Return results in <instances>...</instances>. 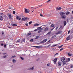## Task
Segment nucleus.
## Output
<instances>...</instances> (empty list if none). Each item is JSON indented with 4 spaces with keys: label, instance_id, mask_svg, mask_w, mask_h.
Wrapping results in <instances>:
<instances>
[{
    "label": "nucleus",
    "instance_id": "49530a36",
    "mask_svg": "<svg viewBox=\"0 0 73 73\" xmlns=\"http://www.w3.org/2000/svg\"><path fill=\"white\" fill-rule=\"evenodd\" d=\"M70 30H69L68 32V34H69V33H70Z\"/></svg>",
    "mask_w": 73,
    "mask_h": 73
},
{
    "label": "nucleus",
    "instance_id": "9b49d317",
    "mask_svg": "<svg viewBox=\"0 0 73 73\" xmlns=\"http://www.w3.org/2000/svg\"><path fill=\"white\" fill-rule=\"evenodd\" d=\"M16 19H18L19 20H21V18H20L19 16H17Z\"/></svg>",
    "mask_w": 73,
    "mask_h": 73
},
{
    "label": "nucleus",
    "instance_id": "13d9d810",
    "mask_svg": "<svg viewBox=\"0 0 73 73\" xmlns=\"http://www.w3.org/2000/svg\"><path fill=\"white\" fill-rule=\"evenodd\" d=\"M8 27L9 28H12V27H9V26H8Z\"/></svg>",
    "mask_w": 73,
    "mask_h": 73
},
{
    "label": "nucleus",
    "instance_id": "6ab92c4d",
    "mask_svg": "<svg viewBox=\"0 0 73 73\" xmlns=\"http://www.w3.org/2000/svg\"><path fill=\"white\" fill-rule=\"evenodd\" d=\"M32 34V33L30 32L27 35V36H29V35H31Z\"/></svg>",
    "mask_w": 73,
    "mask_h": 73
},
{
    "label": "nucleus",
    "instance_id": "393cba45",
    "mask_svg": "<svg viewBox=\"0 0 73 73\" xmlns=\"http://www.w3.org/2000/svg\"><path fill=\"white\" fill-rule=\"evenodd\" d=\"M13 63L15 62H16V60L15 59H13Z\"/></svg>",
    "mask_w": 73,
    "mask_h": 73
},
{
    "label": "nucleus",
    "instance_id": "774afa93",
    "mask_svg": "<svg viewBox=\"0 0 73 73\" xmlns=\"http://www.w3.org/2000/svg\"><path fill=\"white\" fill-rule=\"evenodd\" d=\"M47 66H49V64H47Z\"/></svg>",
    "mask_w": 73,
    "mask_h": 73
},
{
    "label": "nucleus",
    "instance_id": "a878e982",
    "mask_svg": "<svg viewBox=\"0 0 73 73\" xmlns=\"http://www.w3.org/2000/svg\"><path fill=\"white\" fill-rule=\"evenodd\" d=\"M20 58H21V60H24V58H23L22 57H21V56L20 57Z\"/></svg>",
    "mask_w": 73,
    "mask_h": 73
},
{
    "label": "nucleus",
    "instance_id": "4be33fe9",
    "mask_svg": "<svg viewBox=\"0 0 73 73\" xmlns=\"http://www.w3.org/2000/svg\"><path fill=\"white\" fill-rule=\"evenodd\" d=\"M69 14H70V12H67L66 13V15H69Z\"/></svg>",
    "mask_w": 73,
    "mask_h": 73
},
{
    "label": "nucleus",
    "instance_id": "a19ab883",
    "mask_svg": "<svg viewBox=\"0 0 73 73\" xmlns=\"http://www.w3.org/2000/svg\"><path fill=\"white\" fill-rule=\"evenodd\" d=\"M40 43H44L43 40L40 42Z\"/></svg>",
    "mask_w": 73,
    "mask_h": 73
},
{
    "label": "nucleus",
    "instance_id": "cd10ccee",
    "mask_svg": "<svg viewBox=\"0 0 73 73\" xmlns=\"http://www.w3.org/2000/svg\"><path fill=\"white\" fill-rule=\"evenodd\" d=\"M20 39H19L17 40V41L16 42L17 43V42H20Z\"/></svg>",
    "mask_w": 73,
    "mask_h": 73
},
{
    "label": "nucleus",
    "instance_id": "603ef678",
    "mask_svg": "<svg viewBox=\"0 0 73 73\" xmlns=\"http://www.w3.org/2000/svg\"><path fill=\"white\" fill-rule=\"evenodd\" d=\"M40 16L41 17L43 16V15H42V14H40Z\"/></svg>",
    "mask_w": 73,
    "mask_h": 73
},
{
    "label": "nucleus",
    "instance_id": "423d86ee",
    "mask_svg": "<svg viewBox=\"0 0 73 73\" xmlns=\"http://www.w3.org/2000/svg\"><path fill=\"white\" fill-rule=\"evenodd\" d=\"M9 17L10 19L11 20L12 19V15H11L9 14L8 16Z\"/></svg>",
    "mask_w": 73,
    "mask_h": 73
},
{
    "label": "nucleus",
    "instance_id": "7ed1b4c3",
    "mask_svg": "<svg viewBox=\"0 0 73 73\" xmlns=\"http://www.w3.org/2000/svg\"><path fill=\"white\" fill-rule=\"evenodd\" d=\"M65 14V13L62 12L60 13V16H62V15H64Z\"/></svg>",
    "mask_w": 73,
    "mask_h": 73
},
{
    "label": "nucleus",
    "instance_id": "72a5a7b5",
    "mask_svg": "<svg viewBox=\"0 0 73 73\" xmlns=\"http://www.w3.org/2000/svg\"><path fill=\"white\" fill-rule=\"evenodd\" d=\"M16 57V55H14L11 57V58H14V57Z\"/></svg>",
    "mask_w": 73,
    "mask_h": 73
},
{
    "label": "nucleus",
    "instance_id": "69168bd1",
    "mask_svg": "<svg viewBox=\"0 0 73 73\" xmlns=\"http://www.w3.org/2000/svg\"><path fill=\"white\" fill-rule=\"evenodd\" d=\"M36 36V35H33V37H34V36Z\"/></svg>",
    "mask_w": 73,
    "mask_h": 73
},
{
    "label": "nucleus",
    "instance_id": "a18cd8bd",
    "mask_svg": "<svg viewBox=\"0 0 73 73\" xmlns=\"http://www.w3.org/2000/svg\"><path fill=\"white\" fill-rule=\"evenodd\" d=\"M60 51H61V50H63V48L61 49L60 50Z\"/></svg>",
    "mask_w": 73,
    "mask_h": 73
},
{
    "label": "nucleus",
    "instance_id": "3c124183",
    "mask_svg": "<svg viewBox=\"0 0 73 73\" xmlns=\"http://www.w3.org/2000/svg\"><path fill=\"white\" fill-rule=\"evenodd\" d=\"M51 0H48L47 1V3H48V2H49L50 1H51Z\"/></svg>",
    "mask_w": 73,
    "mask_h": 73
},
{
    "label": "nucleus",
    "instance_id": "c85d7f7f",
    "mask_svg": "<svg viewBox=\"0 0 73 73\" xmlns=\"http://www.w3.org/2000/svg\"><path fill=\"white\" fill-rule=\"evenodd\" d=\"M61 17H62V18H63V19H65V17H64V16L63 15H61Z\"/></svg>",
    "mask_w": 73,
    "mask_h": 73
},
{
    "label": "nucleus",
    "instance_id": "5fc2aeb1",
    "mask_svg": "<svg viewBox=\"0 0 73 73\" xmlns=\"http://www.w3.org/2000/svg\"><path fill=\"white\" fill-rule=\"evenodd\" d=\"M3 57L4 58H5V57H6V56H3Z\"/></svg>",
    "mask_w": 73,
    "mask_h": 73
},
{
    "label": "nucleus",
    "instance_id": "412c9836",
    "mask_svg": "<svg viewBox=\"0 0 73 73\" xmlns=\"http://www.w3.org/2000/svg\"><path fill=\"white\" fill-rule=\"evenodd\" d=\"M66 64V61H64L63 62V65H65Z\"/></svg>",
    "mask_w": 73,
    "mask_h": 73
},
{
    "label": "nucleus",
    "instance_id": "f3484780",
    "mask_svg": "<svg viewBox=\"0 0 73 73\" xmlns=\"http://www.w3.org/2000/svg\"><path fill=\"white\" fill-rule=\"evenodd\" d=\"M47 40H48V39H44L43 40V42H44H44H46V41H47Z\"/></svg>",
    "mask_w": 73,
    "mask_h": 73
},
{
    "label": "nucleus",
    "instance_id": "1a4fd4ad",
    "mask_svg": "<svg viewBox=\"0 0 73 73\" xmlns=\"http://www.w3.org/2000/svg\"><path fill=\"white\" fill-rule=\"evenodd\" d=\"M3 17L2 16H0V20H3Z\"/></svg>",
    "mask_w": 73,
    "mask_h": 73
},
{
    "label": "nucleus",
    "instance_id": "ea45409f",
    "mask_svg": "<svg viewBox=\"0 0 73 73\" xmlns=\"http://www.w3.org/2000/svg\"><path fill=\"white\" fill-rule=\"evenodd\" d=\"M51 33V32L50 31L48 33V35H50Z\"/></svg>",
    "mask_w": 73,
    "mask_h": 73
},
{
    "label": "nucleus",
    "instance_id": "338daca9",
    "mask_svg": "<svg viewBox=\"0 0 73 73\" xmlns=\"http://www.w3.org/2000/svg\"><path fill=\"white\" fill-rule=\"evenodd\" d=\"M4 32H2V35H4Z\"/></svg>",
    "mask_w": 73,
    "mask_h": 73
},
{
    "label": "nucleus",
    "instance_id": "c03bdc74",
    "mask_svg": "<svg viewBox=\"0 0 73 73\" xmlns=\"http://www.w3.org/2000/svg\"><path fill=\"white\" fill-rule=\"evenodd\" d=\"M30 69H31L32 70H33V67L32 68H31Z\"/></svg>",
    "mask_w": 73,
    "mask_h": 73
},
{
    "label": "nucleus",
    "instance_id": "473e14b6",
    "mask_svg": "<svg viewBox=\"0 0 73 73\" xmlns=\"http://www.w3.org/2000/svg\"><path fill=\"white\" fill-rule=\"evenodd\" d=\"M39 38V36H36V38H35V39H38Z\"/></svg>",
    "mask_w": 73,
    "mask_h": 73
},
{
    "label": "nucleus",
    "instance_id": "39448f33",
    "mask_svg": "<svg viewBox=\"0 0 73 73\" xmlns=\"http://www.w3.org/2000/svg\"><path fill=\"white\" fill-rule=\"evenodd\" d=\"M70 39V37L68 36L66 38V40L67 41H68V40H69Z\"/></svg>",
    "mask_w": 73,
    "mask_h": 73
},
{
    "label": "nucleus",
    "instance_id": "0e129e2a",
    "mask_svg": "<svg viewBox=\"0 0 73 73\" xmlns=\"http://www.w3.org/2000/svg\"><path fill=\"white\" fill-rule=\"evenodd\" d=\"M9 9H11L12 8L11 7H10L9 8Z\"/></svg>",
    "mask_w": 73,
    "mask_h": 73
},
{
    "label": "nucleus",
    "instance_id": "7c9ffc66",
    "mask_svg": "<svg viewBox=\"0 0 73 73\" xmlns=\"http://www.w3.org/2000/svg\"><path fill=\"white\" fill-rule=\"evenodd\" d=\"M30 41L31 42H33V39H31L30 40Z\"/></svg>",
    "mask_w": 73,
    "mask_h": 73
},
{
    "label": "nucleus",
    "instance_id": "2eb2a0df",
    "mask_svg": "<svg viewBox=\"0 0 73 73\" xmlns=\"http://www.w3.org/2000/svg\"><path fill=\"white\" fill-rule=\"evenodd\" d=\"M61 32V31H58L57 33H56V35H58V34H60Z\"/></svg>",
    "mask_w": 73,
    "mask_h": 73
},
{
    "label": "nucleus",
    "instance_id": "f257e3e1",
    "mask_svg": "<svg viewBox=\"0 0 73 73\" xmlns=\"http://www.w3.org/2000/svg\"><path fill=\"white\" fill-rule=\"evenodd\" d=\"M29 9H27L26 8L25 9V12L26 13H29Z\"/></svg>",
    "mask_w": 73,
    "mask_h": 73
},
{
    "label": "nucleus",
    "instance_id": "6e6d98bb",
    "mask_svg": "<svg viewBox=\"0 0 73 73\" xmlns=\"http://www.w3.org/2000/svg\"><path fill=\"white\" fill-rule=\"evenodd\" d=\"M25 39H23L22 41H25Z\"/></svg>",
    "mask_w": 73,
    "mask_h": 73
},
{
    "label": "nucleus",
    "instance_id": "37998d69",
    "mask_svg": "<svg viewBox=\"0 0 73 73\" xmlns=\"http://www.w3.org/2000/svg\"><path fill=\"white\" fill-rule=\"evenodd\" d=\"M1 46H4V44L3 43H1Z\"/></svg>",
    "mask_w": 73,
    "mask_h": 73
},
{
    "label": "nucleus",
    "instance_id": "4c0bfd02",
    "mask_svg": "<svg viewBox=\"0 0 73 73\" xmlns=\"http://www.w3.org/2000/svg\"><path fill=\"white\" fill-rule=\"evenodd\" d=\"M57 44H55V45H54L53 46H52L53 47H54V46H57Z\"/></svg>",
    "mask_w": 73,
    "mask_h": 73
},
{
    "label": "nucleus",
    "instance_id": "dca6fc26",
    "mask_svg": "<svg viewBox=\"0 0 73 73\" xmlns=\"http://www.w3.org/2000/svg\"><path fill=\"white\" fill-rule=\"evenodd\" d=\"M12 25L13 27H16V26H17V25H16V24H13Z\"/></svg>",
    "mask_w": 73,
    "mask_h": 73
},
{
    "label": "nucleus",
    "instance_id": "680f3d73",
    "mask_svg": "<svg viewBox=\"0 0 73 73\" xmlns=\"http://www.w3.org/2000/svg\"><path fill=\"white\" fill-rule=\"evenodd\" d=\"M58 28V27H57L55 29H56V30H57V29Z\"/></svg>",
    "mask_w": 73,
    "mask_h": 73
},
{
    "label": "nucleus",
    "instance_id": "bf43d9fd",
    "mask_svg": "<svg viewBox=\"0 0 73 73\" xmlns=\"http://www.w3.org/2000/svg\"><path fill=\"white\" fill-rule=\"evenodd\" d=\"M41 6H42V5L40 6H39V7H37L36 8H39V7H41Z\"/></svg>",
    "mask_w": 73,
    "mask_h": 73
},
{
    "label": "nucleus",
    "instance_id": "f8f14e48",
    "mask_svg": "<svg viewBox=\"0 0 73 73\" xmlns=\"http://www.w3.org/2000/svg\"><path fill=\"white\" fill-rule=\"evenodd\" d=\"M56 9L57 10H58V11H59V10H60V9H61V7H59L58 8V7H57Z\"/></svg>",
    "mask_w": 73,
    "mask_h": 73
},
{
    "label": "nucleus",
    "instance_id": "bb28decb",
    "mask_svg": "<svg viewBox=\"0 0 73 73\" xmlns=\"http://www.w3.org/2000/svg\"><path fill=\"white\" fill-rule=\"evenodd\" d=\"M54 28H55V27H53L51 30V31H52L53 29H54Z\"/></svg>",
    "mask_w": 73,
    "mask_h": 73
},
{
    "label": "nucleus",
    "instance_id": "79ce46f5",
    "mask_svg": "<svg viewBox=\"0 0 73 73\" xmlns=\"http://www.w3.org/2000/svg\"><path fill=\"white\" fill-rule=\"evenodd\" d=\"M13 14H15V13H16V12L15 11H13Z\"/></svg>",
    "mask_w": 73,
    "mask_h": 73
},
{
    "label": "nucleus",
    "instance_id": "9d476101",
    "mask_svg": "<svg viewBox=\"0 0 73 73\" xmlns=\"http://www.w3.org/2000/svg\"><path fill=\"white\" fill-rule=\"evenodd\" d=\"M63 23H64V26H65V25H66V24H67L66 21H64L63 22Z\"/></svg>",
    "mask_w": 73,
    "mask_h": 73
},
{
    "label": "nucleus",
    "instance_id": "20e7f679",
    "mask_svg": "<svg viewBox=\"0 0 73 73\" xmlns=\"http://www.w3.org/2000/svg\"><path fill=\"white\" fill-rule=\"evenodd\" d=\"M65 60V59L64 57L62 58L61 59V61L62 62H64V61Z\"/></svg>",
    "mask_w": 73,
    "mask_h": 73
},
{
    "label": "nucleus",
    "instance_id": "a211bd4d",
    "mask_svg": "<svg viewBox=\"0 0 73 73\" xmlns=\"http://www.w3.org/2000/svg\"><path fill=\"white\" fill-rule=\"evenodd\" d=\"M39 25V24L37 23L36 24H35L34 25V26H38Z\"/></svg>",
    "mask_w": 73,
    "mask_h": 73
},
{
    "label": "nucleus",
    "instance_id": "c9c22d12",
    "mask_svg": "<svg viewBox=\"0 0 73 73\" xmlns=\"http://www.w3.org/2000/svg\"><path fill=\"white\" fill-rule=\"evenodd\" d=\"M38 31V29H36L34 30V32H36Z\"/></svg>",
    "mask_w": 73,
    "mask_h": 73
},
{
    "label": "nucleus",
    "instance_id": "4468645a",
    "mask_svg": "<svg viewBox=\"0 0 73 73\" xmlns=\"http://www.w3.org/2000/svg\"><path fill=\"white\" fill-rule=\"evenodd\" d=\"M48 30V27H46L44 31L46 32V31H47Z\"/></svg>",
    "mask_w": 73,
    "mask_h": 73
},
{
    "label": "nucleus",
    "instance_id": "09e8293b",
    "mask_svg": "<svg viewBox=\"0 0 73 73\" xmlns=\"http://www.w3.org/2000/svg\"><path fill=\"white\" fill-rule=\"evenodd\" d=\"M6 46H7L6 45V44H4V48H6Z\"/></svg>",
    "mask_w": 73,
    "mask_h": 73
},
{
    "label": "nucleus",
    "instance_id": "052dcab7",
    "mask_svg": "<svg viewBox=\"0 0 73 73\" xmlns=\"http://www.w3.org/2000/svg\"><path fill=\"white\" fill-rule=\"evenodd\" d=\"M3 15V13H0V15Z\"/></svg>",
    "mask_w": 73,
    "mask_h": 73
},
{
    "label": "nucleus",
    "instance_id": "ddd939ff",
    "mask_svg": "<svg viewBox=\"0 0 73 73\" xmlns=\"http://www.w3.org/2000/svg\"><path fill=\"white\" fill-rule=\"evenodd\" d=\"M66 62L70 61V58H68V59H66Z\"/></svg>",
    "mask_w": 73,
    "mask_h": 73
},
{
    "label": "nucleus",
    "instance_id": "e2e57ef3",
    "mask_svg": "<svg viewBox=\"0 0 73 73\" xmlns=\"http://www.w3.org/2000/svg\"><path fill=\"white\" fill-rule=\"evenodd\" d=\"M70 68H73V66L71 65L70 66Z\"/></svg>",
    "mask_w": 73,
    "mask_h": 73
},
{
    "label": "nucleus",
    "instance_id": "b1692460",
    "mask_svg": "<svg viewBox=\"0 0 73 73\" xmlns=\"http://www.w3.org/2000/svg\"><path fill=\"white\" fill-rule=\"evenodd\" d=\"M68 55L69 56H72V54L70 53H68Z\"/></svg>",
    "mask_w": 73,
    "mask_h": 73
},
{
    "label": "nucleus",
    "instance_id": "f704fd0d",
    "mask_svg": "<svg viewBox=\"0 0 73 73\" xmlns=\"http://www.w3.org/2000/svg\"><path fill=\"white\" fill-rule=\"evenodd\" d=\"M63 46V45H61V46H58V48H61V47Z\"/></svg>",
    "mask_w": 73,
    "mask_h": 73
},
{
    "label": "nucleus",
    "instance_id": "4d7b16f0",
    "mask_svg": "<svg viewBox=\"0 0 73 73\" xmlns=\"http://www.w3.org/2000/svg\"><path fill=\"white\" fill-rule=\"evenodd\" d=\"M2 54H3L4 55H5V54H6V53H4Z\"/></svg>",
    "mask_w": 73,
    "mask_h": 73
},
{
    "label": "nucleus",
    "instance_id": "2f4dec72",
    "mask_svg": "<svg viewBox=\"0 0 73 73\" xmlns=\"http://www.w3.org/2000/svg\"><path fill=\"white\" fill-rule=\"evenodd\" d=\"M56 35H54L52 37V38H55V37H56Z\"/></svg>",
    "mask_w": 73,
    "mask_h": 73
},
{
    "label": "nucleus",
    "instance_id": "5701e85b",
    "mask_svg": "<svg viewBox=\"0 0 73 73\" xmlns=\"http://www.w3.org/2000/svg\"><path fill=\"white\" fill-rule=\"evenodd\" d=\"M57 58H56L54 59V60L53 61H56L57 62Z\"/></svg>",
    "mask_w": 73,
    "mask_h": 73
},
{
    "label": "nucleus",
    "instance_id": "8fccbe9b",
    "mask_svg": "<svg viewBox=\"0 0 73 73\" xmlns=\"http://www.w3.org/2000/svg\"><path fill=\"white\" fill-rule=\"evenodd\" d=\"M41 32V31L39 30L38 31V33H40V32Z\"/></svg>",
    "mask_w": 73,
    "mask_h": 73
},
{
    "label": "nucleus",
    "instance_id": "6e6552de",
    "mask_svg": "<svg viewBox=\"0 0 73 73\" xmlns=\"http://www.w3.org/2000/svg\"><path fill=\"white\" fill-rule=\"evenodd\" d=\"M38 30H40V31H42L43 30V29L41 27H39L38 28Z\"/></svg>",
    "mask_w": 73,
    "mask_h": 73
},
{
    "label": "nucleus",
    "instance_id": "864d4df0",
    "mask_svg": "<svg viewBox=\"0 0 73 73\" xmlns=\"http://www.w3.org/2000/svg\"><path fill=\"white\" fill-rule=\"evenodd\" d=\"M54 64H56V61H54Z\"/></svg>",
    "mask_w": 73,
    "mask_h": 73
},
{
    "label": "nucleus",
    "instance_id": "0eeeda50",
    "mask_svg": "<svg viewBox=\"0 0 73 73\" xmlns=\"http://www.w3.org/2000/svg\"><path fill=\"white\" fill-rule=\"evenodd\" d=\"M62 64V63H61V62H60L58 63V66H61V65Z\"/></svg>",
    "mask_w": 73,
    "mask_h": 73
},
{
    "label": "nucleus",
    "instance_id": "aec40b11",
    "mask_svg": "<svg viewBox=\"0 0 73 73\" xmlns=\"http://www.w3.org/2000/svg\"><path fill=\"white\" fill-rule=\"evenodd\" d=\"M32 47H35V48H40V46H32Z\"/></svg>",
    "mask_w": 73,
    "mask_h": 73
},
{
    "label": "nucleus",
    "instance_id": "f03ea898",
    "mask_svg": "<svg viewBox=\"0 0 73 73\" xmlns=\"http://www.w3.org/2000/svg\"><path fill=\"white\" fill-rule=\"evenodd\" d=\"M28 19V18L27 17L23 18H22L21 20L22 21H25V20H27V19Z\"/></svg>",
    "mask_w": 73,
    "mask_h": 73
},
{
    "label": "nucleus",
    "instance_id": "c756f323",
    "mask_svg": "<svg viewBox=\"0 0 73 73\" xmlns=\"http://www.w3.org/2000/svg\"><path fill=\"white\" fill-rule=\"evenodd\" d=\"M54 24H52L51 25V27H54Z\"/></svg>",
    "mask_w": 73,
    "mask_h": 73
},
{
    "label": "nucleus",
    "instance_id": "58836bf2",
    "mask_svg": "<svg viewBox=\"0 0 73 73\" xmlns=\"http://www.w3.org/2000/svg\"><path fill=\"white\" fill-rule=\"evenodd\" d=\"M57 55H58V53H56V54L54 55V56H57Z\"/></svg>",
    "mask_w": 73,
    "mask_h": 73
},
{
    "label": "nucleus",
    "instance_id": "e433bc0d",
    "mask_svg": "<svg viewBox=\"0 0 73 73\" xmlns=\"http://www.w3.org/2000/svg\"><path fill=\"white\" fill-rule=\"evenodd\" d=\"M32 21H30V22H29V24H32Z\"/></svg>",
    "mask_w": 73,
    "mask_h": 73
},
{
    "label": "nucleus",
    "instance_id": "de8ad7c7",
    "mask_svg": "<svg viewBox=\"0 0 73 73\" xmlns=\"http://www.w3.org/2000/svg\"><path fill=\"white\" fill-rule=\"evenodd\" d=\"M26 26H28V23H26V24H25Z\"/></svg>",
    "mask_w": 73,
    "mask_h": 73
}]
</instances>
